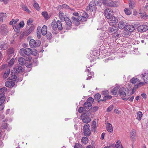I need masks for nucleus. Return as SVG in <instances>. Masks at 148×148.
<instances>
[{"mask_svg": "<svg viewBox=\"0 0 148 148\" xmlns=\"http://www.w3.org/2000/svg\"><path fill=\"white\" fill-rule=\"evenodd\" d=\"M101 0H94V2H92L90 3L89 5V10L90 11H94L97 9L96 6L101 5Z\"/></svg>", "mask_w": 148, "mask_h": 148, "instance_id": "f257e3e1", "label": "nucleus"}, {"mask_svg": "<svg viewBox=\"0 0 148 148\" xmlns=\"http://www.w3.org/2000/svg\"><path fill=\"white\" fill-rule=\"evenodd\" d=\"M7 89L5 87L0 88V105L3 104L5 98L4 92H6Z\"/></svg>", "mask_w": 148, "mask_h": 148, "instance_id": "f03ea898", "label": "nucleus"}, {"mask_svg": "<svg viewBox=\"0 0 148 148\" xmlns=\"http://www.w3.org/2000/svg\"><path fill=\"white\" fill-rule=\"evenodd\" d=\"M32 53V49L29 48H22L20 50L19 53L22 56L25 55L29 56Z\"/></svg>", "mask_w": 148, "mask_h": 148, "instance_id": "7ed1b4c3", "label": "nucleus"}, {"mask_svg": "<svg viewBox=\"0 0 148 148\" xmlns=\"http://www.w3.org/2000/svg\"><path fill=\"white\" fill-rule=\"evenodd\" d=\"M41 44V42L40 40L36 41L33 39L30 40L29 41V45L31 47L34 48L39 46Z\"/></svg>", "mask_w": 148, "mask_h": 148, "instance_id": "20e7f679", "label": "nucleus"}, {"mask_svg": "<svg viewBox=\"0 0 148 148\" xmlns=\"http://www.w3.org/2000/svg\"><path fill=\"white\" fill-rule=\"evenodd\" d=\"M23 71V68L19 66L18 64H16L14 66L13 69L11 73L13 74V73L14 74L21 73Z\"/></svg>", "mask_w": 148, "mask_h": 148, "instance_id": "39448f33", "label": "nucleus"}, {"mask_svg": "<svg viewBox=\"0 0 148 148\" xmlns=\"http://www.w3.org/2000/svg\"><path fill=\"white\" fill-rule=\"evenodd\" d=\"M90 125L88 123L85 124L83 127L84 133L85 136H89L91 134V131L89 129Z\"/></svg>", "mask_w": 148, "mask_h": 148, "instance_id": "423d86ee", "label": "nucleus"}, {"mask_svg": "<svg viewBox=\"0 0 148 148\" xmlns=\"http://www.w3.org/2000/svg\"><path fill=\"white\" fill-rule=\"evenodd\" d=\"M113 11L110 8H107L104 10V15L105 16L107 19L110 18L112 16V13Z\"/></svg>", "mask_w": 148, "mask_h": 148, "instance_id": "0eeeda50", "label": "nucleus"}, {"mask_svg": "<svg viewBox=\"0 0 148 148\" xmlns=\"http://www.w3.org/2000/svg\"><path fill=\"white\" fill-rule=\"evenodd\" d=\"M81 118L82 121L84 123H88L91 121L90 117L86 115L85 114H82Z\"/></svg>", "mask_w": 148, "mask_h": 148, "instance_id": "6e6552de", "label": "nucleus"}, {"mask_svg": "<svg viewBox=\"0 0 148 148\" xmlns=\"http://www.w3.org/2000/svg\"><path fill=\"white\" fill-rule=\"evenodd\" d=\"M108 19H109V23L111 25H115L118 22L117 19L113 16H112Z\"/></svg>", "mask_w": 148, "mask_h": 148, "instance_id": "1a4fd4ad", "label": "nucleus"}, {"mask_svg": "<svg viewBox=\"0 0 148 148\" xmlns=\"http://www.w3.org/2000/svg\"><path fill=\"white\" fill-rule=\"evenodd\" d=\"M66 23V25L65 28L69 30L71 29L72 26V23L69 18L68 17L65 18V20H64Z\"/></svg>", "mask_w": 148, "mask_h": 148, "instance_id": "9d476101", "label": "nucleus"}, {"mask_svg": "<svg viewBox=\"0 0 148 148\" xmlns=\"http://www.w3.org/2000/svg\"><path fill=\"white\" fill-rule=\"evenodd\" d=\"M9 47V45L5 42L2 41L0 42V49L1 50H5Z\"/></svg>", "mask_w": 148, "mask_h": 148, "instance_id": "9b49d317", "label": "nucleus"}, {"mask_svg": "<svg viewBox=\"0 0 148 148\" xmlns=\"http://www.w3.org/2000/svg\"><path fill=\"white\" fill-rule=\"evenodd\" d=\"M1 33L3 35L6 34L8 32V27L5 24L2 25L1 27Z\"/></svg>", "mask_w": 148, "mask_h": 148, "instance_id": "f8f14e48", "label": "nucleus"}, {"mask_svg": "<svg viewBox=\"0 0 148 148\" xmlns=\"http://www.w3.org/2000/svg\"><path fill=\"white\" fill-rule=\"evenodd\" d=\"M130 136L132 141H134L135 140L136 132L135 130L133 129L131 131Z\"/></svg>", "mask_w": 148, "mask_h": 148, "instance_id": "ddd939ff", "label": "nucleus"}, {"mask_svg": "<svg viewBox=\"0 0 148 148\" xmlns=\"http://www.w3.org/2000/svg\"><path fill=\"white\" fill-rule=\"evenodd\" d=\"M138 31L140 32H144L148 29V26L143 25L139 26L138 28Z\"/></svg>", "mask_w": 148, "mask_h": 148, "instance_id": "4468645a", "label": "nucleus"}, {"mask_svg": "<svg viewBox=\"0 0 148 148\" xmlns=\"http://www.w3.org/2000/svg\"><path fill=\"white\" fill-rule=\"evenodd\" d=\"M135 28L133 25H127L125 26V30L130 32H132L135 29Z\"/></svg>", "mask_w": 148, "mask_h": 148, "instance_id": "2eb2a0df", "label": "nucleus"}, {"mask_svg": "<svg viewBox=\"0 0 148 148\" xmlns=\"http://www.w3.org/2000/svg\"><path fill=\"white\" fill-rule=\"evenodd\" d=\"M15 84V82L11 80L7 81L5 83V86L8 87H12L14 86Z\"/></svg>", "mask_w": 148, "mask_h": 148, "instance_id": "dca6fc26", "label": "nucleus"}, {"mask_svg": "<svg viewBox=\"0 0 148 148\" xmlns=\"http://www.w3.org/2000/svg\"><path fill=\"white\" fill-rule=\"evenodd\" d=\"M106 129L108 132H112L113 131V127L112 125L109 123H106Z\"/></svg>", "mask_w": 148, "mask_h": 148, "instance_id": "f3484780", "label": "nucleus"}, {"mask_svg": "<svg viewBox=\"0 0 148 148\" xmlns=\"http://www.w3.org/2000/svg\"><path fill=\"white\" fill-rule=\"evenodd\" d=\"M84 106L86 109V110L87 111L90 110L91 109L92 104L90 103H88V102H86L84 104Z\"/></svg>", "mask_w": 148, "mask_h": 148, "instance_id": "a211bd4d", "label": "nucleus"}, {"mask_svg": "<svg viewBox=\"0 0 148 148\" xmlns=\"http://www.w3.org/2000/svg\"><path fill=\"white\" fill-rule=\"evenodd\" d=\"M125 91V90L123 88H120L119 92V94L122 97H124L126 95Z\"/></svg>", "mask_w": 148, "mask_h": 148, "instance_id": "6ab92c4d", "label": "nucleus"}, {"mask_svg": "<svg viewBox=\"0 0 148 148\" xmlns=\"http://www.w3.org/2000/svg\"><path fill=\"white\" fill-rule=\"evenodd\" d=\"M108 33L105 31L103 32V33L100 34V37L101 39L103 40L106 38L108 35Z\"/></svg>", "mask_w": 148, "mask_h": 148, "instance_id": "aec40b11", "label": "nucleus"}, {"mask_svg": "<svg viewBox=\"0 0 148 148\" xmlns=\"http://www.w3.org/2000/svg\"><path fill=\"white\" fill-rule=\"evenodd\" d=\"M72 19L73 20V23L75 25H78L79 24V21H80V20H78V18H77L74 16H72Z\"/></svg>", "mask_w": 148, "mask_h": 148, "instance_id": "412c9836", "label": "nucleus"}, {"mask_svg": "<svg viewBox=\"0 0 148 148\" xmlns=\"http://www.w3.org/2000/svg\"><path fill=\"white\" fill-rule=\"evenodd\" d=\"M117 28L114 25H112L109 28V32L113 33L116 32L117 31Z\"/></svg>", "mask_w": 148, "mask_h": 148, "instance_id": "4be33fe9", "label": "nucleus"}, {"mask_svg": "<svg viewBox=\"0 0 148 148\" xmlns=\"http://www.w3.org/2000/svg\"><path fill=\"white\" fill-rule=\"evenodd\" d=\"M96 121H94L92 123V130L93 131L94 133L96 132Z\"/></svg>", "mask_w": 148, "mask_h": 148, "instance_id": "5701e85b", "label": "nucleus"}, {"mask_svg": "<svg viewBox=\"0 0 148 148\" xmlns=\"http://www.w3.org/2000/svg\"><path fill=\"white\" fill-rule=\"evenodd\" d=\"M6 69L3 75V77L4 78L8 77L10 73V69L9 68H7Z\"/></svg>", "mask_w": 148, "mask_h": 148, "instance_id": "b1692460", "label": "nucleus"}, {"mask_svg": "<svg viewBox=\"0 0 148 148\" xmlns=\"http://www.w3.org/2000/svg\"><path fill=\"white\" fill-rule=\"evenodd\" d=\"M86 16L85 17L83 16H80L78 17V20L82 21H85L86 20L87 18L88 17V14L85 13Z\"/></svg>", "mask_w": 148, "mask_h": 148, "instance_id": "393cba45", "label": "nucleus"}, {"mask_svg": "<svg viewBox=\"0 0 148 148\" xmlns=\"http://www.w3.org/2000/svg\"><path fill=\"white\" fill-rule=\"evenodd\" d=\"M41 33L43 35H45L47 33V27L44 25L43 26L41 29Z\"/></svg>", "mask_w": 148, "mask_h": 148, "instance_id": "a878e982", "label": "nucleus"}, {"mask_svg": "<svg viewBox=\"0 0 148 148\" xmlns=\"http://www.w3.org/2000/svg\"><path fill=\"white\" fill-rule=\"evenodd\" d=\"M125 23L123 21H120L118 24V27L120 29L125 28Z\"/></svg>", "mask_w": 148, "mask_h": 148, "instance_id": "bb28decb", "label": "nucleus"}, {"mask_svg": "<svg viewBox=\"0 0 148 148\" xmlns=\"http://www.w3.org/2000/svg\"><path fill=\"white\" fill-rule=\"evenodd\" d=\"M59 17L61 20L63 21L65 20V18L67 17L64 15V13L61 11L59 12Z\"/></svg>", "mask_w": 148, "mask_h": 148, "instance_id": "cd10ccee", "label": "nucleus"}, {"mask_svg": "<svg viewBox=\"0 0 148 148\" xmlns=\"http://www.w3.org/2000/svg\"><path fill=\"white\" fill-rule=\"evenodd\" d=\"M56 23L57 28H58V29L60 30H62L63 27L61 22L59 21H57Z\"/></svg>", "mask_w": 148, "mask_h": 148, "instance_id": "c85d7f7f", "label": "nucleus"}, {"mask_svg": "<svg viewBox=\"0 0 148 148\" xmlns=\"http://www.w3.org/2000/svg\"><path fill=\"white\" fill-rule=\"evenodd\" d=\"M6 17V14L5 13H0V21H3Z\"/></svg>", "mask_w": 148, "mask_h": 148, "instance_id": "c756f323", "label": "nucleus"}, {"mask_svg": "<svg viewBox=\"0 0 148 148\" xmlns=\"http://www.w3.org/2000/svg\"><path fill=\"white\" fill-rule=\"evenodd\" d=\"M130 82L132 84H135L139 82V79L137 78L134 77L130 80Z\"/></svg>", "mask_w": 148, "mask_h": 148, "instance_id": "7c9ffc66", "label": "nucleus"}, {"mask_svg": "<svg viewBox=\"0 0 148 148\" xmlns=\"http://www.w3.org/2000/svg\"><path fill=\"white\" fill-rule=\"evenodd\" d=\"M119 88V86H117L114 87L111 91L112 94L113 95H116L117 93V91Z\"/></svg>", "mask_w": 148, "mask_h": 148, "instance_id": "2f4dec72", "label": "nucleus"}, {"mask_svg": "<svg viewBox=\"0 0 148 148\" xmlns=\"http://www.w3.org/2000/svg\"><path fill=\"white\" fill-rule=\"evenodd\" d=\"M139 14L141 18L145 19L148 18V15H147L145 12H140Z\"/></svg>", "mask_w": 148, "mask_h": 148, "instance_id": "473e14b6", "label": "nucleus"}, {"mask_svg": "<svg viewBox=\"0 0 148 148\" xmlns=\"http://www.w3.org/2000/svg\"><path fill=\"white\" fill-rule=\"evenodd\" d=\"M7 51L9 57L11 56L12 54L14 53V49L13 48H10Z\"/></svg>", "mask_w": 148, "mask_h": 148, "instance_id": "72a5a7b5", "label": "nucleus"}, {"mask_svg": "<svg viewBox=\"0 0 148 148\" xmlns=\"http://www.w3.org/2000/svg\"><path fill=\"white\" fill-rule=\"evenodd\" d=\"M18 62L19 64L21 65H23L25 63L26 64L25 59L22 57L19 58L18 59Z\"/></svg>", "mask_w": 148, "mask_h": 148, "instance_id": "f704fd0d", "label": "nucleus"}, {"mask_svg": "<svg viewBox=\"0 0 148 148\" xmlns=\"http://www.w3.org/2000/svg\"><path fill=\"white\" fill-rule=\"evenodd\" d=\"M142 113L140 111L138 112L137 114V118L136 119L138 121H140L142 117L143 116Z\"/></svg>", "mask_w": 148, "mask_h": 148, "instance_id": "c9c22d12", "label": "nucleus"}, {"mask_svg": "<svg viewBox=\"0 0 148 148\" xmlns=\"http://www.w3.org/2000/svg\"><path fill=\"white\" fill-rule=\"evenodd\" d=\"M143 75V79L145 83L148 82V73H145Z\"/></svg>", "mask_w": 148, "mask_h": 148, "instance_id": "e433bc0d", "label": "nucleus"}, {"mask_svg": "<svg viewBox=\"0 0 148 148\" xmlns=\"http://www.w3.org/2000/svg\"><path fill=\"white\" fill-rule=\"evenodd\" d=\"M120 147H121V148H123L122 145H121L120 140H118L117 141L115 144V148H119Z\"/></svg>", "mask_w": 148, "mask_h": 148, "instance_id": "4c0bfd02", "label": "nucleus"}, {"mask_svg": "<svg viewBox=\"0 0 148 148\" xmlns=\"http://www.w3.org/2000/svg\"><path fill=\"white\" fill-rule=\"evenodd\" d=\"M81 142L84 144L86 145L87 144L88 142V138L85 137H83L82 139Z\"/></svg>", "mask_w": 148, "mask_h": 148, "instance_id": "58836bf2", "label": "nucleus"}, {"mask_svg": "<svg viewBox=\"0 0 148 148\" xmlns=\"http://www.w3.org/2000/svg\"><path fill=\"white\" fill-rule=\"evenodd\" d=\"M15 60L13 58H12L11 59L10 61L8 64V66L9 67H11L12 66V65L14 64V62Z\"/></svg>", "mask_w": 148, "mask_h": 148, "instance_id": "ea45409f", "label": "nucleus"}, {"mask_svg": "<svg viewBox=\"0 0 148 148\" xmlns=\"http://www.w3.org/2000/svg\"><path fill=\"white\" fill-rule=\"evenodd\" d=\"M124 12L126 14L130 15L132 13V11L128 8H126L124 9Z\"/></svg>", "mask_w": 148, "mask_h": 148, "instance_id": "a19ab883", "label": "nucleus"}, {"mask_svg": "<svg viewBox=\"0 0 148 148\" xmlns=\"http://www.w3.org/2000/svg\"><path fill=\"white\" fill-rule=\"evenodd\" d=\"M116 5V3L115 2L112 1V0H111L110 1L109 3H108L107 6H115Z\"/></svg>", "mask_w": 148, "mask_h": 148, "instance_id": "79ce46f5", "label": "nucleus"}, {"mask_svg": "<svg viewBox=\"0 0 148 148\" xmlns=\"http://www.w3.org/2000/svg\"><path fill=\"white\" fill-rule=\"evenodd\" d=\"M51 26L53 29L55 31H56L57 29L56 23V22H53L51 23Z\"/></svg>", "mask_w": 148, "mask_h": 148, "instance_id": "37998d69", "label": "nucleus"}, {"mask_svg": "<svg viewBox=\"0 0 148 148\" xmlns=\"http://www.w3.org/2000/svg\"><path fill=\"white\" fill-rule=\"evenodd\" d=\"M145 83H146L145 82H141L139 81V82H138V83L137 84L135 85L137 86V88H138L141 86L144 85Z\"/></svg>", "mask_w": 148, "mask_h": 148, "instance_id": "c03bdc74", "label": "nucleus"}, {"mask_svg": "<svg viewBox=\"0 0 148 148\" xmlns=\"http://www.w3.org/2000/svg\"><path fill=\"white\" fill-rule=\"evenodd\" d=\"M42 14L45 19H47L49 18V16L47 12H42Z\"/></svg>", "mask_w": 148, "mask_h": 148, "instance_id": "a18cd8bd", "label": "nucleus"}, {"mask_svg": "<svg viewBox=\"0 0 148 148\" xmlns=\"http://www.w3.org/2000/svg\"><path fill=\"white\" fill-rule=\"evenodd\" d=\"M18 20V19H16L15 20H14V19H12V20L10 22V25H12L13 24H15Z\"/></svg>", "mask_w": 148, "mask_h": 148, "instance_id": "49530a36", "label": "nucleus"}, {"mask_svg": "<svg viewBox=\"0 0 148 148\" xmlns=\"http://www.w3.org/2000/svg\"><path fill=\"white\" fill-rule=\"evenodd\" d=\"M33 6L37 10H40L39 5L37 2H35Z\"/></svg>", "mask_w": 148, "mask_h": 148, "instance_id": "de8ad7c7", "label": "nucleus"}, {"mask_svg": "<svg viewBox=\"0 0 148 148\" xmlns=\"http://www.w3.org/2000/svg\"><path fill=\"white\" fill-rule=\"evenodd\" d=\"M101 97V95L99 93H97L95 95L94 99L95 100H98L100 99Z\"/></svg>", "mask_w": 148, "mask_h": 148, "instance_id": "09e8293b", "label": "nucleus"}, {"mask_svg": "<svg viewBox=\"0 0 148 148\" xmlns=\"http://www.w3.org/2000/svg\"><path fill=\"white\" fill-rule=\"evenodd\" d=\"M13 74L11 73L12 74V75L10 78V80L13 81H16L17 79L16 76L14 75H13Z\"/></svg>", "mask_w": 148, "mask_h": 148, "instance_id": "8fccbe9b", "label": "nucleus"}, {"mask_svg": "<svg viewBox=\"0 0 148 148\" xmlns=\"http://www.w3.org/2000/svg\"><path fill=\"white\" fill-rule=\"evenodd\" d=\"M85 110L87 111L86 109H85V107L84 108L82 107H81L79 108L78 111L80 113H82V112L84 113Z\"/></svg>", "mask_w": 148, "mask_h": 148, "instance_id": "3c124183", "label": "nucleus"}, {"mask_svg": "<svg viewBox=\"0 0 148 148\" xmlns=\"http://www.w3.org/2000/svg\"><path fill=\"white\" fill-rule=\"evenodd\" d=\"M94 101V99L92 97H89L87 99V102L90 103L92 104Z\"/></svg>", "mask_w": 148, "mask_h": 148, "instance_id": "603ef678", "label": "nucleus"}, {"mask_svg": "<svg viewBox=\"0 0 148 148\" xmlns=\"http://www.w3.org/2000/svg\"><path fill=\"white\" fill-rule=\"evenodd\" d=\"M111 0H103L102 3L105 6H107L108 3Z\"/></svg>", "mask_w": 148, "mask_h": 148, "instance_id": "864d4df0", "label": "nucleus"}, {"mask_svg": "<svg viewBox=\"0 0 148 148\" xmlns=\"http://www.w3.org/2000/svg\"><path fill=\"white\" fill-rule=\"evenodd\" d=\"M82 146L79 143H75L74 148H82Z\"/></svg>", "mask_w": 148, "mask_h": 148, "instance_id": "5fc2aeb1", "label": "nucleus"}, {"mask_svg": "<svg viewBox=\"0 0 148 148\" xmlns=\"http://www.w3.org/2000/svg\"><path fill=\"white\" fill-rule=\"evenodd\" d=\"M129 6L130 8L133 9L135 6V4L134 2H130L129 3Z\"/></svg>", "mask_w": 148, "mask_h": 148, "instance_id": "6e6d98bb", "label": "nucleus"}, {"mask_svg": "<svg viewBox=\"0 0 148 148\" xmlns=\"http://www.w3.org/2000/svg\"><path fill=\"white\" fill-rule=\"evenodd\" d=\"M22 9L23 10L27 12H30L28 8L25 5H23L22 7Z\"/></svg>", "mask_w": 148, "mask_h": 148, "instance_id": "4d7b16f0", "label": "nucleus"}, {"mask_svg": "<svg viewBox=\"0 0 148 148\" xmlns=\"http://www.w3.org/2000/svg\"><path fill=\"white\" fill-rule=\"evenodd\" d=\"M112 98V96H105L103 98V99L102 101L106 100V99H110Z\"/></svg>", "mask_w": 148, "mask_h": 148, "instance_id": "13d9d810", "label": "nucleus"}, {"mask_svg": "<svg viewBox=\"0 0 148 148\" xmlns=\"http://www.w3.org/2000/svg\"><path fill=\"white\" fill-rule=\"evenodd\" d=\"M24 25V23L23 21H21L19 24L18 25V26L19 27H23Z\"/></svg>", "mask_w": 148, "mask_h": 148, "instance_id": "bf43d9fd", "label": "nucleus"}, {"mask_svg": "<svg viewBox=\"0 0 148 148\" xmlns=\"http://www.w3.org/2000/svg\"><path fill=\"white\" fill-rule=\"evenodd\" d=\"M19 27L18 26V27L15 26L13 27V29L14 30V31L16 32H19Z\"/></svg>", "mask_w": 148, "mask_h": 148, "instance_id": "052dcab7", "label": "nucleus"}, {"mask_svg": "<svg viewBox=\"0 0 148 148\" xmlns=\"http://www.w3.org/2000/svg\"><path fill=\"white\" fill-rule=\"evenodd\" d=\"M47 38L49 39H50L52 37V34L51 33H48L47 35Z\"/></svg>", "mask_w": 148, "mask_h": 148, "instance_id": "680f3d73", "label": "nucleus"}, {"mask_svg": "<svg viewBox=\"0 0 148 148\" xmlns=\"http://www.w3.org/2000/svg\"><path fill=\"white\" fill-rule=\"evenodd\" d=\"M98 107L97 106H95L92 108V110L93 112H95L98 110Z\"/></svg>", "mask_w": 148, "mask_h": 148, "instance_id": "e2e57ef3", "label": "nucleus"}, {"mask_svg": "<svg viewBox=\"0 0 148 148\" xmlns=\"http://www.w3.org/2000/svg\"><path fill=\"white\" fill-rule=\"evenodd\" d=\"M113 109V106H110L107 109V111L108 112H110Z\"/></svg>", "mask_w": 148, "mask_h": 148, "instance_id": "0e129e2a", "label": "nucleus"}, {"mask_svg": "<svg viewBox=\"0 0 148 148\" xmlns=\"http://www.w3.org/2000/svg\"><path fill=\"white\" fill-rule=\"evenodd\" d=\"M137 88V86H136L135 85L134 86V87L132 89V94H133L134 93V92L136 91V88Z\"/></svg>", "mask_w": 148, "mask_h": 148, "instance_id": "69168bd1", "label": "nucleus"}, {"mask_svg": "<svg viewBox=\"0 0 148 148\" xmlns=\"http://www.w3.org/2000/svg\"><path fill=\"white\" fill-rule=\"evenodd\" d=\"M8 126V125L6 123H3L2 125V127L4 129L6 128Z\"/></svg>", "mask_w": 148, "mask_h": 148, "instance_id": "338daca9", "label": "nucleus"}, {"mask_svg": "<svg viewBox=\"0 0 148 148\" xmlns=\"http://www.w3.org/2000/svg\"><path fill=\"white\" fill-rule=\"evenodd\" d=\"M109 93V92L107 90H105L102 92V94L104 95H107Z\"/></svg>", "mask_w": 148, "mask_h": 148, "instance_id": "774afa93", "label": "nucleus"}]
</instances>
